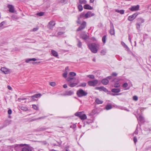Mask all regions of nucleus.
<instances>
[{"instance_id":"obj_1","label":"nucleus","mask_w":151,"mask_h":151,"mask_svg":"<svg viewBox=\"0 0 151 151\" xmlns=\"http://www.w3.org/2000/svg\"><path fill=\"white\" fill-rule=\"evenodd\" d=\"M98 44L92 43L88 45V46L91 51L93 53H96L97 52Z\"/></svg>"},{"instance_id":"obj_2","label":"nucleus","mask_w":151,"mask_h":151,"mask_svg":"<svg viewBox=\"0 0 151 151\" xmlns=\"http://www.w3.org/2000/svg\"><path fill=\"white\" fill-rule=\"evenodd\" d=\"M87 94V92L84 91L82 89L78 90L77 92V94L78 96L80 97L86 96Z\"/></svg>"},{"instance_id":"obj_3","label":"nucleus","mask_w":151,"mask_h":151,"mask_svg":"<svg viewBox=\"0 0 151 151\" xmlns=\"http://www.w3.org/2000/svg\"><path fill=\"white\" fill-rule=\"evenodd\" d=\"M98 83V81L97 80H94L93 81H89L88 82V85L91 86H95Z\"/></svg>"},{"instance_id":"obj_4","label":"nucleus","mask_w":151,"mask_h":151,"mask_svg":"<svg viewBox=\"0 0 151 151\" xmlns=\"http://www.w3.org/2000/svg\"><path fill=\"white\" fill-rule=\"evenodd\" d=\"M24 145H26L25 147H24L22 149V151H32L31 148L26 144H21L20 146L22 147Z\"/></svg>"},{"instance_id":"obj_5","label":"nucleus","mask_w":151,"mask_h":151,"mask_svg":"<svg viewBox=\"0 0 151 151\" xmlns=\"http://www.w3.org/2000/svg\"><path fill=\"white\" fill-rule=\"evenodd\" d=\"M80 38L84 40H87L89 38V36L85 32H83L80 34Z\"/></svg>"},{"instance_id":"obj_6","label":"nucleus","mask_w":151,"mask_h":151,"mask_svg":"<svg viewBox=\"0 0 151 151\" xmlns=\"http://www.w3.org/2000/svg\"><path fill=\"white\" fill-rule=\"evenodd\" d=\"M138 15L137 13H135L132 15L129 16L128 20L129 21H132L136 18Z\"/></svg>"},{"instance_id":"obj_7","label":"nucleus","mask_w":151,"mask_h":151,"mask_svg":"<svg viewBox=\"0 0 151 151\" xmlns=\"http://www.w3.org/2000/svg\"><path fill=\"white\" fill-rule=\"evenodd\" d=\"M86 22H83L80 26L77 29V31H81L84 29L86 26Z\"/></svg>"},{"instance_id":"obj_8","label":"nucleus","mask_w":151,"mask_h":151,"mask_svg":"<svg viewBox=\"0 0 151 151\" xmlns=\"http://www.w3.org/2000/svg\"><path fill=\"white\" fill-rule=\"evenodd\" d=\"M140 6L139 5L136 6H133L129 8V9L132 11H138L139 10Z\"/></svg>"},{"instance_id":"obj_9","label":"nucleus","mask_w":151,"mask_h":151,"mask_svg":"<svg viewBox=\"0 0 151 151\" xmlns=\"http://www.w3.org/2000/svg\"><path fill=\"white\" fill-rule=\"evenodd\" d=\"M55 24V23L54 21H51L48 23L47 27L50 29H51Z\"/></svg>"},{"instance_id":"obj_10","label":"nucleus","mask_w":151,"mask_h":151,"mask_svg":"<svg viewBox=\"0 0 151 151\" xmlns=\"http://www.w3.org/2000/svg\"><path fill=\"white\" fill-rule=\"evenodd\" d=\"M1 70L3 73L5 74L9 73L10 72V69L6 68L5 67L1 68Z\"/></svg>"},{"instance_id":"obj_11","label":"nucleus","mask_w":151,"mask_h":151,"mask_svg":"<svg viewBox=\"0 0 151 151\" xmlns=\"http://www.w3.org/2000/svg\"><path fill=\"white\" fill-rule=\"evenodd\" d=\"M11 120H6L4 122L3 124V126L1 127H0V129H1L3 127L6 126L7 125H9L11 123Z\"/></svg>"},{"instance_id":"obj_12","label":"nucleus","mask_w":151,"mask_h":151,"mask_svg":"<svg viewBox=\"0 0 151 151\" xmlns=\"http://www.w3.org/2000/svg\"><path fill=\"white\" fill-rule=\"evenodd\" d=\"M7 7L9 9V11L11 13H14V6L11 5H8Z\"/></svg>"},{"instance_id":"obj_13","label":"nucleus","mask_w":151,"mask_h":151,"mask_svg":"<svg viewBox=\"0 0 151 151\" xmlns=\"http://www.w3.org/2000/svg\"><path fill=\"white\" fill-rule=\"evenodd\" d=\"M74 93L73 91H68L65 92L64 94L65 96H71Z\"/></svg>"},{"instance_id":"obj_14","label":"nucleus","mask_w":151,"mask_h":151,"mask_svg":"<svg viewBox=\"0 0 151 151\" xmlns=\"http://www.w3.org/2000/svg\"><path fill=\"white\" fill-rule=\"evenodd\" d=\"M41 95L40 93L37 94L32 96L31 97L32 98V101H35L36 100L34 99V98H37L40 97Z\"/></svg>"},{"instance_id":"obj_15","label":"nucleus","mask_w":151,"mask_h":151,"mask_svg":"<svg viewBox=\"0 0 151 151\" xmlns=\"http://www.w3.org/2000/svg\"><path fill=\"white\" fill-rule=\"evenodd\" d=\"M101 82L104 85H106L109 83V81L108 79L106 78L102 79Z\"/></svg>"},{"instance_id":"obj_16","label":"nucleus","mask_w":151,"mask_h":151,"mask_svg":"<svg viewBox=\"0 0 151 151\" xmlns=\"http://www.w3.org/2000/svg\"><path fill=\"white\" fill-rule=\"evenodd\" d=\"M137 21L138 22V23H139L140 24L144 23L145 22V20L141 17L138 18Z\"/></svg>"},{"instance_id":"obj_17","label":"nucleus","mask_w":151,"mask_h":151,"mask_svg":"<svg viewBox=\"0 0 151 151\" xmlns=\"http://www.w3.org/2000/svg\"><path fill=\"white\" fill-rule=\"evenodd\" d=\"M84 8L85 9L91 10L93 8L88 4H86L83 6Z\"/></svg>"},{"instance_id":"obj_18","label":"nucleus","mask_w":151,"mask_h":151,"mask_svg":"<svg viewBox=\"0 0 151 151\" xmlns=\"http://www.w3.org/2000/svg\"><path fill=\"white\" fill-rule=\"evenodd\" d=\"M112 92L114 93H118L120 91V89L119 88H113L111 90Z\"/></svg>"},{"instance_id":"obj_19","label":"nucleus","mask_w":151,"mask_h":151,"mask_svg":"<svg viewBox=\"0 0 151 151\" xmlns=\"http://www.w3.org/2000/svg\"><path fill=\"white\" fill-rule=\"evenodd\" d=\"M51 53L53 56L55 57H57L58 56V52L54 50H51Z\"/></svg>"},{"instance_id":"obj_20","label":"nucleus","mask_w":151,"mask_h":151,"mask_svg":"<svg viewBox=\"0 0 151 151\" xmlns=\"http://www.w3.org/2000/svg\"><path fill=\"white\" fill-rule=\"evenodd\" d=\"M37 60H38L37 59L35 58H29L27 59L26 60L25 62L27 63H28L31 61H35Z\"/></svg>"},{"instance_id":"obj_21","label":"nucleus","mask_w":151,"mask_h":151,"mask_svg":"<svg viewBox=\"0 0 151 151\" xmlns=\"http://www.w3.org/2000/svg\"><path fill=\"white\" fill-rule=\"evenodd\" d=\"M77 46L78 47L81 48L82 46V43L80 40L78 39H77Z\"/></svg>"},{"instance_id":"obj_22","label":"nucleus","mask_w":151,"mask_h":151,"mask_svg":"<svg viewBox=\"0 0 151 151\" xmlns=\"http://www.w3.org/2000/svg\"><path fill=\"white\" fill-rule=\"evenodd\" d=\"M95 102L98 104H101L103 103V101L99 100V99H96L95 100Z\"/></svg>"},{"instance_id":"obj_23","label":"nucleus","mask_w":151,"mask_h":151,"mask_svg":"<svg viewBox=\"0 0 151 151\" xmlns=\"http://www.w3.org/2000/svg\"><path fill=\"white\" fill-rule=\"evenodd\" d=\"M82 120H85L87 119V116L85 114H82L80 118Z\"/></svg>"},{"instance_id":"obj_24","label":"nucleus","mask_w":151,"mask_h":151,"mask_svg":"<svg viewBox=\"0 0 151 151\" xmlns=\"http://www.w3.org/2000/svg\"><path fill=\"white\" fill-rule=\"evenodd\" d=\"M110 33L111 35H114L115 34L114 29V28H111L110 30Z\"/></svg>"},{"instance_id":"obj_25","label":"nucleus","mask_w":151,"mask_h":151,"mask_svg":"<svg viewBox=\"0 0 151 151\" xmlns=\"http://www.w3.org/2000/svg\"><path fill=\"white\" fill-rule=\"evenodd\" d=\"M91 12H88L86 14H85V18H88L89 17H91Z\"/></svg>"},{"instance_id":"obj_26","label":"nucleus","mask_w":151,"mask_h":151,"mask_svg":"<svg viewBox=\"0 0 151 151\" xmlns=\"http://www.w3.org/2000/svg\"><path fill=\"white\" fill-rule=\"evenodd\" d=\"M103 91L105 92H108V90L106 88L104 87L103 86H101V88L100 89V91Z\"/></svg>"},{"instance_id":"obj_27","label":"nucleus","mask_w":151,"mask_h":151,"mask_svg":"<svg viewBox=\"0 0 151 151\" xmlns=\"http://www.w3.org/2000/svg\"><path fill=\"white\" fill-rule=\"evenodd\" d=\"M105 108L107 110H108L112 108V106L111 104H108L106 106Z\"/></svg>"},{"instance_id":"obj_28","label":"nucleus","mask_w":151,"mask_h":151,"mask_svg":"<svg viewBox=\"0 0 151 151\" xmlns=\"http://www.w3.org/2000/svg\"><path fill=\"white\" fill-rule=\"evenodd\" d=\"M83 112H77L75 113V115L76 116H77L79 117L80 118V116H81L82 115L81 114V113Z\"/></svg>"},{"instance_id":"obj_29","label":"nucleus","mask_w":151,"mask_h":151,"mask_svg":"<svg viewBox=\"0 0 151 151\" xmlns=\"http://www.w3.org/2000/svg\"><path fill=\"white\" fill-rule=\"evenodd\" d=\"M69 76H76V73L74 72H70L69 73Z\"/></svg>"},{"instance_id":"obj_30","label":"nucleus","mask_w":151,"mask_h":151,"mask_svg":"<svg viewBox=\"0 0 151 151\" xmlns=\"http://www.w3.org/2000/svg\"><path fill=\"white\" fill-rule=\"evenodd\" d=\"M87 77L91 79H94L95 78V76L93 75H88L87 76Z\"/></svg>"},{"instance_id":"obj_31","label":"nucleus","mask_w":151,"mask_h":151,"mask_svg":"<svg viewBox=\"0 0 151 151\" xmlns=\"http://www.w3.org/2000/svg\"><path fill=\"white\" fill-rule=\"evenodd\" d=\"M120 85L119 83L117 82L114 84V86L115 88H118L120 86Z\"/></svg>"},{"instance_id":"obj_32","label":"nucleus","mask_w":151,"mask_h":151,"mask_svg":"<svg viewBox=\"0 0 151 151\" xmlns=\"http://www.w3.org/2000/svg\"><path fill=\"white\" fill-rule=\"evenodd\" d=\"M77 83H70V85H69V86L71 87H74L75 86H76L77 85Z\"/></svg>"},{"instance_id":"obj_33","label":"nucleus","mask_w":151,"mask_h":151,"mask_svg":"<svg viewBox=\"0 0 151 151\" xmlns=\"http://www.w3.org/2000/svg\"><path fill=\"white\" fill-rule=\"evenodd\" d=\"M122 44L124 47L127 49V50H129V48H128V46L126 45V44L124 42H122Z\"/></svg>"},{"instance_id":"obj_34","label":"nucleus","mask_w":151,"mask_h":151,"mask_svg":"<svg viewBox=\"0 0 151 151\" xmlns=\"http://www.w3.org/2000/svg\"><path fill=\"white\" fill-rule=\"evenodd\" d=\"M139 121L141 122H145L144 118L141 116H139Z\"/></svg>"},{"instance_id":"obj_35","label":"nucleus","mask_w":151,"mask_h":151,"mask_svg":"<svg viewBox=\"0 0 151 151\" xmlns=\"http://www.w3.org/2000/svg\"><path fill=\"white\" fill-rule=\"evenodd\" d=\"M20 109L21 110L25 111L28 110V108L25 106H21L20 108Z\"/></svg>"},{"instance_id":"obj_36","label":"nucleus","mask_w":151,"mask_h":151,"mask_svg":"<svg viewBox=\"0 0 151 151\" xmlns=\"http://www.w3.org/2000/svg\"><path fill=\"white\" fill-rule=\"evenodd\" d=\"M45 117V116H42V117H39V118H38L33 119H32V121H34L37 120H39V119H44Z\"/></svg>"},{"instance_id":"obj_37","label":"nucleus","mask_w":151,"mask_h":151,"mask_svg":"<svg viewBox=\"0 0 151 151\" xmlns=\"http://www.w3.org/2000/svg\"><path fill=\"white\" fill-rule=\"evenodd\" d=\"M85 17V14L83 13H81L80 15V17L78 18V20L80 19Z\"/></svg>"},{"instance_id":"obj_38","label":"nucleus","mask_w":151,"mask_h":151,"mask_svg":"<svg viewBox=\"0 0 151 151\" xmlns=\"http://www.w3.org/2000/svg\"><path fill=\"white\" fill-rule=\"evenodd\" d=\"M74 79V78L73 77H68V78H67L66 79V80L67 81H68V82H70V81H72V80L73 79Z\"/></svg>"},{"instance_id":"obj_39","label":"nucleus","mask_w":151,"mask_h":151,"mask_svg":"<svg viewBox=\"0 0 151 151\" xmlns=\"http://www.w3.org/2000/svg\"><path fill=\"white\" fill-rule=\"evenodd\" d=\"M106 52V50H103L101 51V54L102 55H105Z\"/></svg>"},{"instance_id":"obj_40","label":"nucleus","mask_w":151,"mask_h":151,"mask_svg":"<svg viewBox=\"0 0 151 151\" xmlns=\"http://www.w3.org/2000/svg\"><path fill=\"white\" fill-rule=\"evenodd\" d=\"M78 9L80 11H81L83 9V7L81 5H79L78 6Z\"/></svg>"},{"instance_id":"obj_41","label":"nucleus","mask_w":151,"mask_h":151,"mask_svg":"<svg viewBox=\"0 0 151 151\" xmlns=\"http://www.w3.org/2000/svg\"><path fill=\"white\" fill-rule=\"evenodd\" d=\"M79 2L81 4H85L86 3V1L85 0H79Z\"/></svg>"},{"instance_id":"obj_42","label":"nucleus","mask_w":151,"mask_h":151,"mask_svg":"<svg viewBox=\"0 0 151 151\" xmlns=\"http://www.w3.org/2000/svg\"><path fill=\"white\" fill-rule=\"evenodd\" d=\"M86 83H83L79 85L80 86L84 87L86 86Z\"/></svg>"},{"instance_id":"obj_43","label":"nucleus","mask_w":151,"mask_h":151,"mask_svg":"<svg viewBox=\"0 0 151 151\" xmlns=\"http://www.w3.org/2000/svg\"><path fill=\"white\" fill-rule=\"evenodd\" d=\"M106 36H104L102 38V41L103 43H105L106 42Z\"/></svg>"},{"instance_id":"obj_44","label":"nucleus","mask_w":151,"mask_h":151,"mask_svg":"<svg viewBox=\"0 0 151 151\" xmlns=\"http://www.w3.org/2000/svg\"><path fill=\"white\" fill-rule=\"evenodd\" d=\"M128 84L127 83H125L123 84L122 85V87L123 88H125L127 87Z\"/></svg>"},{"instance_id":"obj_45","label":"nucleus","mask_w":151,"mask_h":151,"mask_svg":"<svg viewBox=\"0 0 151 151\" xmlns=\"http://www.w3.org/2000/svg\"><path fill=\"white\" fill-rule=\"evenodd\" d=\"M50 85L52 86H54L56 85V83L55 82H51L50 83Z\"/></svg>"},{"instance_id":"obj_46","label":"nucleus","mask_w":151,"mask_h":151,"mask_svg":"<svg viewBox=\"0 0 151 151\" xmlns=\"http://www.w3.org/2000/svg\"><path fill=\"white\" fill-rule=\"evenodd\" d=\"M68 73L67 72H65L63 74V77H64L65 78H66L67 77V75H68Z\"/></svg>"},{"instance_id":"obj_47","label":"nucleus","mask_w":151,"mask_h":151,"mask_svg":"<svg viewBox=\"0 0 151 151\" xmlns=\"http://www.w3.org/2000/svg\"><path fill=\"white\" fill-rule=\"evenodd\" d=\"M136 28H137V29H139L140 28V24H139V23H137L136 24Z\"/></svg>"},{"instance_id":"obj_48","label":"nucleus","mask_w":151,"mask_h":151,"mask_svg":"<svg viewBox=\"0 0 151 151\" xmlns=\"http://www.w3.org/2000/svg\"><path fill=\"white\" fill-rule=\"evenodd\" d=\"M32 108L36 110H38V107L35 104L32 105Z\"/></svg>"},{"instance_id":"obj_49","label":"nucleus","mask_w":151,"mask_h":151,"mask_svg":"<svg viewBox=\"0 0 151 151\" xmlns=\"http://www.w3.org/2000/svg\"><path fill=\"white\" fill-rule=\"evenodd\" d=\"M138 97L136 96H133V100L137 101L138 100Z\"/></svg>"},{"instance_id":"obj_50","label":"nucleus","mask_w":151,"mask_h":151,"mask_svg":"<svg viewBox=\"0 0 151 151\" xmlns=\"http://www.w3.org/2000/svg\"><path fill=\"white\" fill-rule=\"evenodd\" d=\"M122 93H111V95L113 96H115L116 95H120L122 94Z\"/></svg>"},{"instance_id":"obj_51","label":"nucleus","mask_w":151,"mask_h":151,"mask_svg":"<svg viewBox=\"0 0 151 151\" xmlns=\"http://www.w3.org/2000/svg\"><path fill=\"white\" fill-rule=\"evenodd\" d=\"M65 72H67V73H68V72L70 71V69H69V68L68 67H67L65 68Z\"/></svg>"},{"instance_id":"obj_52","label":"nucleus","mask_w":151,"mask_h":151,"mask_svg":"<svg viewBox=\"0 0 151 151\" xmlns=\"http://www.w3.org/2000/svg\"><path fill=\"white\" fill-rule=\"evenodd\" d=\"M44 13L43 12H40V13H38L37 14V15H39L40 16H42L43 15Z\"/></svg>"},{"instance_id":"obj_53","label":"nucleus","mask_w":151,"mask_h":151,"mask_svg":"<svg viewBox=\"0 0 151 151\" xmlns=\"http://www.w3.org/2000/svg\"><path fill=\"white\" fill-rule=\"evenodd\" d=\"M134 143L135 144L136 143V142H137V138L136 137H134Z\"/></svg>"},{"instance_id":"obj_54","label":"nucleus","mask_w":151,"mask_h":151,"mask_svg":"<svg viewBox=\"0 0 151 151\" xmlns=\"http://www.w3.org/2000/svg\"><path fill=\"white\" fill-rule=\"evenodd\" d=\"M117 73H115V72L111 74V75L112 76H117Z\"/></svg>"},{"instance_id":"obj_55","label":"nucleus","mask_w":151,"mask_h":151,"mask_svg":"<svg viewBox=\"0 0 151 151\" xmlns=\"http://www.w3.org/2000/svg\"><path fill=\"white\" fill-rule=\"evenodd\" d=\"M124 10H121L119 11V13L121 14H123L124 13Z\"/></svg>"},{"instance_id":"obj_56","label":"nucleus","mask_w":151,"mask_h":151,"mask_svg":"<svg viewBox=\"0 0 151 151\" xmlns=\"http://www.w3.org/2000/svg\"><path fill=\"white\" fill-rule=\"evenodd\" d=\"M12 111L11 109H9L8 111V113L9 114H12Z\"/></svg>"},{"instance_id":"obj_57","label":"nucleus","mask_w":151,"mask_h":151,"mask_svg":"<svg viewBox=\"0 0 151 151\" xmlns=\"http://www.w3.org/2000/svg\"><path fill=\"white\" fill-rule=\"evenodd\" d=\"M110 24H111V27H110L111 28H114L113 24L112 23V22H110Z\"/></svg>"},{"instance_id":"obj_58","label":"nucleus","mask_w":151,"mask_h":151,"mask_svg":"<svg viewBox=\"0 0 151 151\" xmlns=\"http://www.w3.org/2000/svg\"><path fill=\"white\" fill-rule=\"evenodd\" d=\"M64 34V32H59L58 33V34L59 35H63Z\"/></svg>"},{"instance_id":"obj_59","label":"nucleus","mask_w":151,"mask_h":151,"mask_svg":"<svg viewBox=\"0 0 151 151\" xmlns=\"http://www.w3.org/2000/svg\"><path fill=\"white\" fill-rule=\"evenodd\" d=\"M40 62H33L32 63L33 64H38L40 63Z\"/></svg>"},{"instance_id":"obj_60","label":"nucleus","mask_w":151,"mask_h":151,"mask_svg":"<svg viewBox=\"0 0 151 151\" xmlns=\"http://www.w3.org/2000/svg\"><path fill=\"white\" fill-rule=\"evenodd\" d=\"M42 142L43 144L44 145H46L47 143V142L45 141H43Z\"/></svg>"},{"instance_id":"obj_61","label":"nucleus","mask_w":151,"mask_h":151,"mask_svg":"<svg viewBox=\"0 0 151 151\" xmlns=\"http://www.w3.org/2000/svg\"><path fill=\"white\" fill-rule=\"evenodd\" d=\"M38 28H33V31H37L38 30Z\"/></svg>"},{"instance_id":"obj_62","label":"nucleus","mask_w":151,"mask_h":151,"mask_svg":"<svg viewBox=\"0 0 151 151\" xmlns=\"http://www.w3.org/2000/svg\"><path fill=\"white\" fill-rule=\"evenodd\" d=\"M101 88V87H96L95 88L96 89L99 90H100V89Z\"/></svg>"},{"instance_id":"obj_63","label":"nucleus","mask_w":151,"mask_h":151,"mask_svg":"<svg viewBox=\"0 0 151 151\" xmlns=\"http://www.w3.org/2000/svg\"><path fill=\"white\" fill-rule=\"evenodd\" d=\"M69 146L67 147H66V151H70L69 150Z\"/></svg>"},{"instance_id":"obj_64","label":"nucleus","mask_w":151,"mask_h":151,"mask_svg":"<svg viewBox=\"0 0 151 151\" xmlns=\"http://www.w3.org/2000/svg\"><path fill=\"white\" fill-rule=\"evenodd\" d=\"M63 87L64 88H66L67 87V86L66 84H65L63 85Z\"/></svg>"}]
</instances>
